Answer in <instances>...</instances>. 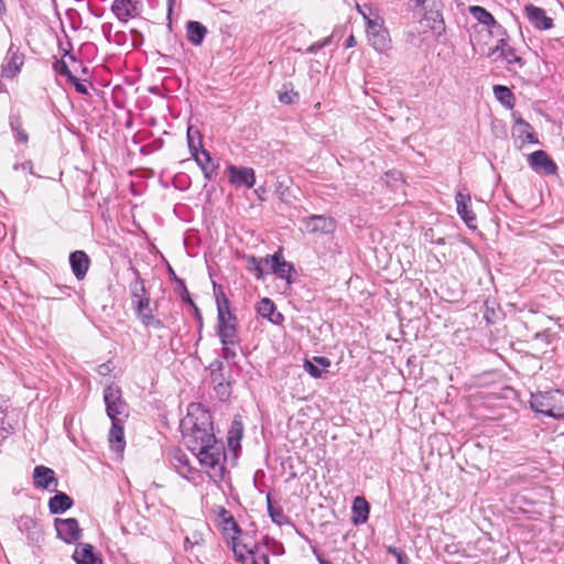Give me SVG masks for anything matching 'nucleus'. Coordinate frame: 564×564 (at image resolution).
Returning a JSON list of instances; mask_svg holds the SVG:
<instances>
[{
  "label": "nucleus",
  "instance_id": "12",
  "mask_svg": "<svg viewBox=\"0 0 564 564\" xmlns=\"http://www.w3.org/2000/svg\"><path fill=\"white\" fill-rule=\"evenodd\" d=\"M456 212L462 220L467 225L468 228L475 229L476 215L473 212L471 197L466 188L458 191L455 195Z\"/></svg>",
  "mask_w": 564,
  "mask_h": 564
},
{
  "label": "nucleus",
  "instance_id": "14",
  "mask_svg": "<svg viewBox=\"0 0 564 564\" xmlns=\"http://www.w3.org/2000/svg\"><path fill=\"white\" fill-rule=\"evenodd\" d=\"M57 536L66 543H74L80 538L78 521L74 518L55 519Z\"/></svg>",
  "mask_w": 564,
  "mask_h": 564
},
{
  "label": "nucleus",
  "instance_id": "11",
  "mask_svg": "<svg viewBox=\"0 0 564 564\" xmlns=\"http://www.w3.org/2000/svg\"><path fill=\"white\" fill-rule=\"evenodd\" d=\"M111 11L119 21L127 23L141 15L143 3L139 0H113Z\"/></svg>",
  "mask_w": 564,
  "mask_h": 564
},
{
  "label": "nucleus",
  "instance_id": "25",
  "mask_svg": "<svg viewBox=\"0 0 564 564\" xmlns=\"http://www.w3.org/2000/svg\"><path fill=\"white\" fill-rule=\"evenodd\" d=\"M73 505V501L70 497H68L64 492H58L55 496H53L48 501V509L51 513L57 514L65 512L67 509H69Z\"/></svg>",
  "mask_w": 564,
  "mask_h": 564
},
{
  "label": "nucleus",
  "instance_id": "3",
  "mask_svg": "<svg viewBox=\"0 0 564 564\" xmlns=\"http://www.w3.org/2000/svg\"><path fill=\"white\" fill-rule=\"evenodd\" d=\"M414 2L415 9L423 14L421 23L430 29L433 34L441 35L445 31V23L441 12V0H410Z\"/></svg>",
  "mask_w": 564,
  "mask_h": 564
},
{
  "label": "nucleus",
  "instance_id": "20",
  "mask_svg": "<svg viewBox=\"0 0 564 564\" xmlns=\"http://www.w3.org/2000/svg\"><path fill=\"white\" fill-rule=\"evenodd\" d=\"M123 420L124 419L111 420L112 426L109 432V443L111 449L117 453H122L124 448Z\"/></svg>",
  "mask_w": 564,
  "mask_h": 564
},
{
  "label": "nucleus",
  "instance_id": "47",
  "mask_svg": "<svg viewBox=\"0 0 564 564\" xmlns=\"http://www.w3.org/2000/svg\"><path fill=\"white\" fill-rule=\"evenodd\" d=\"M424 239L429 242H434V239H435V235H434V230L432 228L427 229L425 232H424Z\"/></svg>",
  "mask_w": 564,
  "mask_h": 564
},
{
  "label": "nucleus",
  "instance_id": "33",
  "mask_svg": "<svg viewBox=\"0 0 564 564\" xmlns=\"http://www.w3.org/2000/svg\"><path fill=\"white\" fill-rule=\"evenodd\" d=\"M242 436V424L235 420L232 422L231 429L229 431L228 442L231 447L239 444V441Z\"/></svg>",
  "mask_w": 564,
  "mask_h": 564
},
{
  "label": "nucleus",
  "instance_id": "40",
  "mask_svg": "<svg viewBox=\"0 0 564 564\" xmlns=\"http://www.w3.org/2000/svg\"><path fill=\"white\" fill-rule=\"evenodd\" d=\"M223 345V357L226 360H234L236 357L235 346L236 344H221Z\"/></svg>",
  "mask_w": 564,
  "mask_h": 564
},
{
  "label": "nucleus",
  "instance_id": "23",
  "mask_svg": "<svg viewBox=\"0 0 564 564\" xmlns=\"http://www.w3.org/2000/svg\"><path fill=\"white\" fill-rule=\"evenodd\" d=\"M73 557L77 564H101L100 557L94 552L90 544L77 545Z\"/></svg>",
  "mask_w": 564,
  "mask_h": 564
},
{
  "label": "nucleus",
  "instance_id": "42",
  "mask_svg": "<svg viewBox=\"0 0 564 564\" xmlns=\"http://www.w3.org/2000/svg\"><path fill=\"white\" fill-rule=\"evenodd\" d=\"M112 369H113V366L111 362H105V364H101L98 366L97 372L100 376H107L112 371Z\"/></svg>",
  "mask_w": 564,
  "mask_h": 564
},
{
  "label": "nucleus",
  "instance_id": "7",
  "mask_svg": "<svg viewBox=\"0 0 564 564\" xmlns=\"http://www.w3.org/2000/svg\"><path fill=\"white\" fill-rule=\"evenodd\" d=\"M301 230L310 235H329L336 229V220L324 215H311L301 219Z\"/></svg>",
  "mask_w": 564,
  "mask_h": 564
},
{
  "label": "nucleus",
  "instance_id": "45",
  "mask_svg": "<svg viewBox=\"0 0 564 564\" xmlns=\"http://www.w3.org/2000/svg\"><path fill=\"white\" fill-rule=\"evenodd\" d=\"M507 63L508 64H518L520 67H523L525 62L524 59L521 57V56H518L516 53H514V56H511L509 59H507Z\"/></svg>",
  "mask_w": 564,
  "mask_h": 564
},
{
  "label": "nucleus",
  "instance_id": "19",
  "mask_svg": "<svg viewBox=\"0 0 564 564\" xmlns=\"http://www.w3.org/2000/svg\"><path fill=\"white\" fill-rule=\"evenodd\" d=\"M24 63L23 54L19 53L18 48L10 46L6 57V62L2 65V74L6 77H14L21 69Z\"/></svg>",
  "mask_w": 564,
  "mask_h": 564
},
{
  "label": "nucleus",
  "instance_id": "48",
  "mask_svg": "<svg viewBox=\"0 0 564 564\" xmlns=\"http://www.w3.org/2000/svg\"><path fill=\"white\" fill-rule=\"evenodd\" d=\"M518 116H516V113H513V118L516 119ZM514 131H517L518 133V137L522 138L524 134H525V129L523 127H518L517 123L514 122Z\"/></svg>",
  "mask_w": 564,
  "mask_h": 564
},
{
  "label": "nucleus",
  "instance_id": "32",
  "mask_svg": "<svg viewBox=\"0 0 564 564\" xmlns=\"http://www.w3.org/2000/svg\"><path fill=\"white\" fill-rule=\"evenodd\" d=\"M500 36L501 39L498 40L492 53L500 52L501 57L509 59L511 56H514L516 50L508 45V34Z\"/></svg>",
  "mask_w": 564,
  "mask_h": 564
},
{
  "label": "nucleus",
  "instance_id": "37",
  "mask_svg": "<svg viewBox=\"0 0 564 564\" xmlns=\"http://www.w3.org/2000/svg\"><path fill=\"white\" fill-rule=\"evenodd\" d=\"M231 550H232L237 561H239V562L246 561V555H245L246 547H245V545H241L238 542V539L236 536H232V539H231Z\"/></svg>",
  "mask_w": 564,
  "mask_h": 564
},
{
  "label": "nucleus",
  "instance_id": "50",
  "mask_svg": "<svg viewBox=\"0 0 564 564\" xmlns=\"http://www.w3.org/2000/svg\"><path fill=\"white\" fill-rule=\"evenodd\" d=\"M357 44L356 37L351 34L346 40V47H354Z\"/></svg>",
  "mask_w": 564,
  "mask_h": 564
},
{
  "label": "nucleus",
  "instance_id": "9",
  "mask_svg": "<svg viewBox=\"0 0 564 564\" xmlns=\"http://www.w3.org/2000/svg\"><path fill=\"white\" fill-rule=\"evenodd\" d=\"M171 464L178 475L194 485L202 482L203 477L200 473L189 464V459L181 451H174L171 455Z\"/></svg>",
  "mask_w": 564,
  "mask_h": 564
},
{
  "label": "nucleus",
  "instance_id": "18",
  "mask_svg": "<svg viewBox=\"0 0 564 564\" xmlns=\"http://www.w3.org/2000/svg\"><path fill=\"white\" fill-rule=\"evenodd\" d=\"M469 12L480 24L494 28L498 35H507V30L497 22L495 17L484 7L470 6Z\"/></svg>",
  "mask_w": 564,
  "mask_h": 564
},
{
  "label": "nucleus",
  "instance_id": "51",
  "mask_svg": "<svg viewBox=\"0 0 564 564\" xmlns=\"http://www.w3.org/2000/svg\"><path fill=\"white\" fill-rule=\"evenodd\" d=\"M389 176H390V178L397 181L401 176V173L398 171H390Z\"/></svg>",
  "mask_w": 564,
  "mask_h": 564
},
{
  "label": "nucleus",
  "instance_id": "56",
  "mask_svg": "<svg viewBox=\"0 0 564 564\" xmlns=\"http://www.w3.org/2000/svg\"><path fill=\"white\" fill-rule=\"evenodd\" d=\"M185 543H186V544H187V543H189V538H186V539H185Z\"/></svg>",
  "mask_w": 564,
  "mask_h": 564
},
{
  "label": "nucleus",
  "instance_id": "24",
  "mask_svg": "<svg viewBox=\"0 0 564 564\" xmlns=\"http://www.w3.org/2000/svg\"><path fill=\"white\" fill-rule=\"evenodd\" d=\"M187 39L193 45H200L207 34V29L197 21H189L186 25Z\"/></svg>",
  "mask_w": 564,
  "mask_h": 564
},
{
  "label": "nucleus",
  "instance_id": "36",
  "mask_svg": "<svg viewBox=\"0 0 564 564\" xmlns=\"http://www.w3.org/2000/svg\"><path fill=\"white\" fill-rule=\"evenodd\" d=\"M53 68L57 74L65 76L68 80H75V76L68 68L65 61H63V59L55 61L53 64Z\"/></svg>",
  "mask_w": 564,
  "mask_h": 564
},
{
  "label": "nucleus",
  "instance_id": "22",
  "mask_svg": "<svg viewBox=\"0 0 564 564\" xmlns=\"http://www.w3.org/2000/svg\"><path fill=\"white\" fill-rule=\"evenodd\" d=\"M73 273L77 279H83L89 268V258L84 251H74L69 256Z\"/></svg>",
  "mask_w": 564,
  "mask_h": 564
},
{
  "label": "nucleus",
  "instance_id": "5",
  "mask_svg": "<svg viewBox=\"0 0 564 564\" xmlns=\"http://www.w3.org/2000/svg\"><path fill=\"white\" fill-rule=\"evenodd\" d=\"M130 293L132 305L138 317L144 325H149L153 319V315L150 308V299L147 295L145 288L139 275H137L134 281L130 284Z\"/></svg>",
  "mask_w": 564,
  "mask_h": 564
},
{
  "label": "nucleus",
  "instance_id": "27",
  "mask_svg": "<svg viewBox=\"0 0 564 564\" xmlns=\"http://www.w3.org/2000/svg\"><path fill=\"white\" fill-rule=\"evenodd\" d=\"M257 310L262 317L269 318L272 323L279 324L282 321V315L280 313H275V305L268 297H264L259 302Z\"/></svg>",
  "mask_w": 564,
  "mask_h": 564
},
{
  "label": "nucleus",
  "instance_id": "43",
  "mask_svg": "<svg viewBox=\"0 0 564 564\" xmlns=\"http://www.w3.org/2000/svg\"><path fill=\"white\" fill-rule=\"evenodd\" d=\"M72 84H74L76 91L83 95L88 94L87 86L83 83H80L77 77L75 76V80H69Z\"/></svg>",
  "mask_w": 564,
  "mask_h": 564
},
{
  "label": "nucleus",
  "instance_id": "39",
  "mask_svg": "<svg viewBox=\"0 0 564 564\" xmlns=\"http://www.w3.org/2000/svg\"><path fill=\"white\" fill-rule=\"evenodd\" d=\"M390 554L395 556L397 564H410V560L403 551H401L397 547L390 546Z\"/></svg>",
  "mask_w": 564,
  "mask_h": 564
},
{
  "label": "nucleus",
  "instance_id": "35",
  "mask_svg": "<svg viewBox=\"0 0 564 564\" xmlns=\"http://www.w3.org/2000/svg\"><path fill=\"white\" fill-rule=\"evenodd\" d=\"M278 97L282 104L290 105L297 100L299 94L284 85L283 89L279 91Z\"/></svg>",
  "mask_w": 564,
  "mask_h": 564
},
{
  "label": "nucleus",
  "instance_id": "34",
  "mask_svg": "<svg viewBox=\"0 0 564 564\" xmlns=\"http://www.w3.org/2000/svg\"><path fill=\"white\" fill-rule=\"evenodd\" d=\"M516 123L518 127H523L525 129V134L522 138H524L527 142H529V143H538L539 142L534 132L531 131L532 130L531 124L528 121H525L521 116H518L516 118Z\"/></svg>",
  "mask_w": 564,
  "mask_h": 564
},
{
  "label": "nucleus",
  "instance_id": "28",
  "mask_svg": "<svg viewBox=\"0 0 564 564\" xmlns=\"http://www.w3.org/2000/svg\"><path fill=\"white\" fill-rule=\"evenodd\" d=\"M369 505L362 497H356L352 503V521L355 524L364 523L368 519Z\"/></svg>",
  "mask_w": 564,
  "mask_h": 564
},
{
  "label": "nucleus",
  "instance_id": "52",
  "mask_svg": "<svg viewBox=\"0 0 564 564\" xmlns=\"http://www.w3.org/2000/svg\"><path fill=\"white\" fill-rule=\"evenodd\" d=\"M433 243H436V245H441V246H443V245H445V239H444V238H442V237H440V238H437V239H434V242H433Z\"/></svg>",
  "mask_w": 564,
  "mask_h": 564
},
{
  "label": "nucleus",
  "instance_id": "55",
  "mask_svg": "<svg viewBox=\"0 0 564 564\" xmlns=\"http://www.w3.org/2000/svg\"><path fill=\"white\" fill-rule=\"evenodd\" d=\"M318 561H319V564H330L328 561H326L322 557H318Z\"/></svg>",
  "mask_w": 564,
  "mask_h": 564
},
{
  "label": "nucleus",
  "instance_id": "44",
  "mask_svg": "<svg viewBox=\"0 0 564 564\" xmlns=\"http://www.w3.org/2000/svg\"><path fill=\"white\" fill-rule=\"evenodd\" d=\"M19 169H21L22 171H25V172H28L30 174L34 173L33 172V163L31 161H25V162H23L21 164L14 165V170H19Z\"/></svg>",
  "mask_w": 564,
  "mask_h": 564
},
{
  "label": "nucleus",
  "instance_id": "4",
  "mask_svg": "<svg viewBox=\"0 0 564 564\" xmlns=\"http://www.w3.org/2000/svg\"><path fill=\"white\" fill-rule=\"evenodd\" d=\"M218 308V329L217 334L221 344H237V322L236 317L229 311V303L226 299L223 301L217 297Z\"/></svg>",
  "mask_w": 564,
  "mask_h": 564
},
{
  "label": "nucleus",
  "instance_id": "29",
  "mask_svg": "<svg viewBox=\"0 0 564 564\" xmlns=\"http://www.w3.org/2000/svg\"><path fill=\"white\" fill-rule=\"evenodd\" d=\"M193 158L195 159L197 164L200 166L205 178L210 180L213 176V173L215 171V166L209 165V163H210L209 153L206 150L202 149L198 152H193Z\"/></svg>",
  "mask_w": 564,
  "mask_h": 564
},
{
  "label": "nucleus",
  "instance_id": "15",
  "mask_svg": "<svg viewBox=\"0 0 564 564\" xmlns=\"http://www.w3.org/2000/svg\"><path fill=\"white\" fill-rule=\"evenodd\" d=\"M264 261L269 272L276 274L281 279L290 281L293 265L283 259L281 249L274 254L265 257Z\"/></svg>",
  "mask_w": 564,
  "mask_h": 564
},
{
  "label": "nucleus",
  "instance_id": "16",
  "mask_svg": "<svg viewBox=\"0 0 564 564\" xmlns=\"http://www.w3.org/2000/svg\"><path fill=\"white\" fill-rule=\"evenodd\" d=\"M229 182L235 186L253 187L256 183L254 171L251 167L228 166Z\"/></svg>",
  "mask_w": 564,
  "mask_h": 564
},
{
  "label": "nucleus",
  "instance_id": "31",
  "mask_svg": "<svg viewBox=\"0 0 564 564\" xmlns=\"http://www.w3.org/2000/svg\"><path fill=\"white\" fill-rule=\"evenodd\" d=\"M268 501V512L272 521L279 525L285 524L289 522L288 517L284 514L283 510L279 507H274L270 497L267 498Z\"/></svg>",
  "mask_w": 564,
  "mask_h": 564
},
{
  "label": "nucleus",
  "instance_id": "46",
  "mask_svg": "<svg viewBox=\"0 0 564 564\" xmlns=\"http://www.w3.org/2000/svg\"><path fill=\"white\" fill-rule=\"evenodd\" d=\"M252 564H269V558L265 554L258 557H252Z\"/></svg>",
  "mask_w": 564,
  "mask_h": 564
},
{
  "label": "nucleus",
  "instance_id": "30",
  "mask_svg": "<svg viewBox=\"0 0 564 564\" xmlns=\"http://www.w3.org/2000/svg\"><path fill=\"white\" fill-rule=\"evenodd\" d=\"M247 268L256 275L257 279H262L265 273H269V270L265 267L264 258L257 259L256 257H248Z\"/></svg>",
  "mask_w": 564,
  "mask_h": 564
},
{
  "label": "nucleus",
  "instance_id": "8",
  "mask_svg": "<svg viewBox=\"0 0 564 564\" xmlns=\"http://www.w3.org/2000/svg\"><path fill=\"white\" fill-rule=\"evenodd\" d=\"M367 20V37L370 45L380 53L388 50V41L384 29V20L382 18L370 19L362 13Z\"/></svg>",
  "mask_w": 564,
  "mask_h": 564
},
{
  "label": "nucleus",
  "instance_id": "1",
  "mask_svg": "<svg viewBox=\"0 0 564 564\" xmlns=\"http://www.w3.org/2000/svg\"><path fill=\"white\" fill-rule=\"evenodd\" d=\"M183 427L186 430V444L197 457L204 473L213 481H221L226 471V453L224 444L218 442L213 433L209 413L198 405H191Z\"/></svg>",
  "mask_w": 564,
  "mask_h": 564
},
{
  "label": "nucleus",
  "instance_id": "2",
  "mask_svg": "<svg viewBox=\"0 0 564 564\" xmlns=\"http://www.w3.org/2000/svg\"><path fill=\"white\" fill-rule=\"evenodd\" d=\"M531 409L540 414L553 419L564 417V391L550 390L531 395Z\"/></svg>",
  "mask_w": 564,
  "mask_h": 564
},
{
  "label": "nucleus",
  "instance_id": "10",
  "mask_svg": "<svg viewBox=\"0 0 564 564\" xmlns=\"http://www.w3.org/2000/svg\"><path fill=\"white\" fill-rule=\"evenodd\" d=\"M529 166L538 174L555 175L558 167L556 162L544 150H536L527 158Z\"/></svg>",
  "mask_w": 564,
  "mask_h": 564
},
{
  "label": "nucleus",
  "instance_id": "21",
  "mask_svg": "<svg viewBox=\"0 0 564 564\" xmlns=\"http://www.w3.org/2000/svg\"><path fill=\"white\" fill-rule=\"evenodd\" d=\"M330 361L326 357H313L304 360V369L314 378H322L328 371Z\"/></svg>",
  "mask_w": 564,
  "mask_h": 564
},
{
  "label": "nucleus",
  "instance_id": "13",
  "mask_svg": "<svg viewBox=\"0 0 564 564\" xmlns=\"http://www.w3.org/2000/svg\"><path fill=\"white\" fill-rule=\"evenodd\" d=\"M524 14L530 23L540 31H546L554 26V21L551 17L546 15L543 8L528 3L523 8Z\"/></svg>",
  "mask_w": 564,
  "mask_h": 564
},
{
  "label": "nucleus",
  "instance_id": "49",
  "mask_svg": "<svg viewBox=\"0 0 564 564\" xmlns=\"http://www.w3.org/2000/svg\"><path fill=\"white\" fill-rule=\"evenodd\" d=\"M17 138L21 142H26L28 141V134L23 130H20V129H17Z\"/></svg>",
  "mask_w": 564,
  "mask_h": 564
},
{
  "label": "nucleus",
  "instance_id": "54",
  "mask_svg": "<svg viewBox=\"0 0 564 564\" xmlns=\"http://www.w3.org/2000/svg\"><path fill=\"white\" fill-rule=\"evenodd\" d=\"M4 10H6L4 2H3V0H0V13L3 12Z\"/></svg>",
  "mask_w": 564,
  "mask_h": 564
},
{
  "label": "nucleus",
  "instance_id": "38",
  "mask_svg": "<svg viewBox=\"0 0 564 564\" xmlns=\"http://www.w3.org/2000/svg\"><path fill=\"white\" fill-rule=\"evenodd\" d=\"M221 517H223L224 522L227 525V528H230L236 533L240 532L238 524L236 523L234 518L228 513V511H226L225 509H221Z\"/></svg>",
  "mask_w": 564,
  "mask_h": 564
},
{
  "label": "nucleus",
  "instance_id": "6",
  "mask_svg": "<svg viewBox=\"0 0 564 564\" xmlns=\"http://www.w3.org/2000/svg\"><path fill=\"white\" fill-rule=\"evenodd\" d=\"M107 415L110 420L127 419L128 406L122 399L121 389L116 386H108L104 391Z\"/></svg>",
  "mask_w": 564,
  "mask_h": 564
},
{
  "label": "nucleus",
  "instance_id": "17",
  "mask_svg": "<svg viewBox=\"0 0 564 564\" xmlns=\"http://www.w3.org/2000/svg\"><path fill=\"white\" fill-rule=\"evenodd\" d=\"M34 486L50 491L56 490L58 481L54 471L43 465L36 466L33 471Z\"/></svg>",
  "mask_w": 564,
  "mask_h": 564
},
{
  "label": "nucleus",
  "instance_id": "26",
  "mask_svg": "<svg viewBox=\"0 0 564 564\" xmlns=\"http://www.w3.org/2000/svg\"><path fill=\"white\" fill-rule=\"evenodd\" d=\"M495 98L506 108L512 109L516 105V97L511 89L505 85H495L492 87Z\"/></svg>",
  "mask_w": 564,
  "mask_h": 564
},
{
  "label": "nucleus",
  "instance_id": "41",
  "mask_svg": "<svg viewBox=\"0 0 564 564\" xmlns=\"http://www.w3.org/2000/svg\"><path fill=\"white\" fill-rule=\"evenodd\" d=\"M187 140H188V147H189L191 152L192 153L198 152L199 151L198 147H200V142L198 141V144L195 143L193 128H188Z\"/></svg>",
  "mask_w": 564,
  "mask_h": 564
},
{
  "label": "nucleus",
  "instance_id": "53",
  "mask_svg": "<svg viewBox=\"0 0 564 564\" xmlns=\"http://www.w3.org/2000/svg\"><path fill=\"white\" fill-rule=\"evenodd\" d=\"M324 44L321 45H313L308 48L310 52H315L318 47H322Z\"/></svg>",
  "mask_w": 564,
  "mask_h": 564
}]
</instances>
